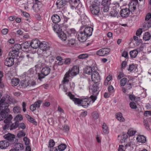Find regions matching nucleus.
<instances>
[{"mask_svg": "<svg viewBox=\"0 0 151 151\" xmlns=\"http://www.w3.org/2000/svg\"><path fill=\"white\" fill-rule=\"evenodd\" d=\"M14 148L17 151L19 150L20 149L22 150L23 149V145L20 143H18L17 142L15 143Z\"/></svg>", "mask_w": 151, "mask_h": 151, "instance_id": "nucleus-35", "label": "nucleus"}, {"mask_svg": "<svg viewBox=\"0 0 151 151\" xmlns=\"http://www.w3.org/2000/svg\"><path fill=\"white\" fill-rule=\"evenodd\" d=\"M119 12V11H117L116 8H114L113 11L110 13L111 15L113 17H116L118 14Z\"/></svg>", "mask_w": 151, "mask_h": 151, "instance_id": "nucleus-43", "label": "nucleus"}, {"mask_svg": "<svg viewBox=\"0 0 151 151\" xmlns=\"http://www.w3.org/2000/svg\"><path fill=\"white\" fill-rule=\"evenodd\" d=\"M14 63V59L13 58L9 57L6 58L4 62L5 65L8 67H11Z\"/></svg>", "mask_w": 151, "mask_h": 151, "instance_id": "nucleus-18", "label": "nucleus"}, {"mask_svg": "<svg viewBox=\"0 0 151 151\" xmlns=\"http://www.w3.org/2000/svg\"><path fill=\"white\" fill-rule=\"evenodd\" d=\"M25 117L29 122L32 123L35 125H37V122L34 119L32 118L28 114H26V115Z\"/></svg>", "mask_w": 151, "mask_h": 151, "instance_id": "nucleus-30", "label": "nucleus"}, {"mask_svg": "<svg viewBox=\"0 0 151 151\" xmlns=\"http://www.w3.org/2000/svg\"><path fill=\"white\" fill-rule=\"evenodd\" d=\"M24 78L20 82L21 86L22 88H24L28 86V79Z\"/></svg>", "mask_w": 151, "mask_h": 151, "instance_id": "nucleus-27", "label": "nucleus"}, {"mask_svg": "<svg viewBox=\"0 0 151 151\" xmlns=\"http://www.w3.org/2000/svg\"><path fill=\"white\" fill-rule=\"evenodd\" d=\"M67 44L68 46L70 47H73L76 45V44L74 36L73 37H72L71 36L68 37Z\"/></svg>", "mask_w": 151, "mask_h": 151, "instance_id": "nucleus-15", "label": "nucleus"}, {"mask_svg": "<svg viewBox=\"0 0 151 151\" xmlns=\"http://www.w3.org/2000/svg\"><path fill=\"white\" fill-rule=\"evenodd\" d=\"M102 129L103 132L106 134H107L109 133L108 127L106 124L104 123L102 126Z\"/></svg>", "mask_w": 151, "mask_h": 151, "instance_id": "nucleus-37", "label": "nucleus"}, {"mask_svg": "<svg viewBox=\"0 0 151 151\" xmlns=\"http://www.w3.org/2000/svg\"><path fill=\"white\" fill-rule=\"evenodd\" d=\"M52 28L54 31L57 34L62 31V29L60 28V26L58 24H54Z\"/></svg>", "mask_w": 151, "mask_h": 151, "instance_id": "nucleus-31", "label": "nucleus"}, {"mask_svg": "<svg viewBox=\"0 0 151 151\" xmlns=\"http://www.w3.org/2000/svg\"><path fill=\"white\" fill-rule=\"evenodd\" d=\"M90 66H87L83 69V73L88 75H91L95 70Z\"/></svg>", "mask_w": 151, "mask_h": 151, "instance_id": "nucleus-19", "label": "nucleus"}, {"mask_svg": "<svg viewBox=\"0 0 151 151\" xmlns=\"http://www.w3.org/2000/svg\"><path fill=\"white\" fill-rule=\"evenodd\" d=\"M136 132V130L132 128L129 129L127 133L129 136H132L135 134Z\"/></svg>", "mask_w": 151, "mask_h": 151, "instance_id": "nucleus-38", "label": "nucleus"}, {"mask_svg": "<svg viewBox=\"0 0 151 151\" xmlns=\"http://www.w3.org/2000/svg\"><path fill=\"white\" fill-rule=\"evenodd\" d=\"M70 99L72 100L75 104H89L93 103L96 99V97L95 96H91L89 98H85L81 99L75 98V96L73 95L70 92L67 93Z\"/></svg>", "mask_w": 151, "mask_h": 151, "instance_id": "nucleus-1", "label": "nucleus"}, {"mask_svg": "<svg viewBox=\"0 0 151 151\" xmlns=\"http://www.w3.org/2000/svg\"><path fill=\"white\" fill-rule=\"evenodd\" d=\"M137 142L142 143H145L146 142V138L145 137L142 135H139L136 138Z\"/></svg>", "mask_w": 151, "mask_h": 151, "instance_id": "nucleus-25", "label": "nucleus"}, {"mask_svg": "<svg viewBox=\"0 0 151 151\" xmlns=\"http://www.w3.org/2000/svg\"><path fill=\"white\" fill-rule=\"evenodd\" d=\"M6 104H0V112H1L8 113L9 111V109H8V105Z\"/></svg>", "mask_w": 151, "mask_h": 151, "instance_id": "nucleus-21", "label": "nucleus"}, {"mask_svg": "<svg viewBox=\"0 0 151 151\" xmlns=\"http://www.w3.org/2000/svg\"><path fill=\"white\" fill-rule=\"evenodd\" d=\"M66 145L65 144H61L58 146V150L60 151L64 150L66 148Z\"/></svg>", "mask_w": 151, "mask_h": 151, "instance_id": "nucleus-46", "label": "nucleus"}, {"mask_svg": "<svg viewBox=\"0 0 151 151\" xmlns=\"http://www.w3.org/2000/svg\"><path fill=\"white\" fill-rule=\"evenodd\" d=\"M136 68V66L134 64H132L129 65V68L128 70L130 72H132L134 69H135Z\"/></svg>", "mask_w": 151, "mask_h": 151, "instance_id": "nucleus-51", "label": "nucleus"}, {"mask_svg": "<svg viewBox=\"0 0 151 151\" xmlns=\"http://www.w3.org/2000/svg\"><path fill=\"white\" fill-rule=\"evenodd\" d=\"M142 32V29L139 28L137 31L136 33V35L137 36H139L141 35Z\"/></svg>", "mask_w": 151, "mask_h": 151, "instance_id": "nucleus-59", "label": "nucleus"}, {"mask_svg": "<svg viewBox=\"0 0 151 151\" xmlns=\"http://www.w3.org/2000/svg\"><path fill=\"white\" fill-rule=\"evenodd\" d=\"M30 46L29 43H28L27 41L23 42L21 44L22 49L23 50L29 48Z\"/></svg>", "mask_w": 151, "mask_h": 151, "instance_id": "nucleus-28", "label": "nucleus"}, {"mask_svg": "<svg viewBox=\"0 0 151 151\" xmlns=\"http://www.w3.org/2000/svg\"><path fill=\"white\" fill-rule=\"evenodd\" d=\"M21 111V108L18 106H15L13 108V111L15 113H18L20 112Z\"/></svg>", "mask_w": 151, "mask_h": 151, "instance_id": "nucleus-49", "label": "nucleus"}, {"mask_svg": "<svg viewBox=\"0 0 151 151\" xmlns=\"http://www.w3.org/2000/svg\"><path fill=\"white\" fill-rule=\"evenodd\" d=\"M151 14L148 13L146 16L143 27L149 28L151 27Z\"/></svg>", "mask_w": 151, "mask_h": 151, "instance_id": "nucleus-9", "label": "nucleus"}, {"mask_svg": "<svg viewBox=\"0 0 151 151\" xmlns=\"http://www.w3.org/2000/svg\"><path fill=\"white\" fill-rule=\"evenodd\" d=\"M127 82V78H124L122 79L120 81V83L122 86H124Z\"/></svg>", "mask_w": 151, "mask_h": 151, "instance_id": "nucleus-50", "label": "nucleus"}, {"mask_svg": "<svg viewBox=\"0 0 151 151\" xmlns=\"http://www.w3.org/2000/svg\"><path fill=\"white\" fill-rule=\"evenodd\" d=\"M77 9L81 12H83L84 10V8L80 2L78 4H77Z\"/></svg>", "mask_w": 151, "mask_h": 151, "instance_id": "nucleus-42", "label": "nucleus"}, {"mask_svg": "<svg viewBox=\"0 0 151 151\" xmlns=\"http://www.w3.org/2000/svg\"><path fill=\"white\" fill-rule=\"evenodd\" d=\"M12 118V116L10 114L9 115L7 118L4 120V122L5 123V124L3 127L4 129L5 130L8 129L10 125L12 123L11 120Z\"/></svg>", "mask_w": 151, "mask_h": 151, "instance_id": "nucleus-11", "label": "nucleus"}, {"mask_svg": "<svg viewBox=\"0 0 151 151\" xmlns=\"http://www.w3.org/2000/svg\"><path fill=\"white\" fill-rule=\"evenodd\" d=\"M116 118L118 120L121 122L123 121L124 120L122 114L120 113L116 114Z\"/></svg>", "mask_w": 151, "mask_h": 151, "instance_id": "nucleus-41", "label": "nucleus"}, {"mask_svg": "<svg viewBox=\"0 0 151 151\" xmlns=\"http://www.w3.org/2000/svg\"><path fill=\"white\" fill-rule=\"evenodd\" d=\"M19 128L24 129L26 128V126L23 123H21L20 124H19Z\"/></svg>", "mask_w": 151, "mask_h": 151, "instance_id": "nucleus-63", "label": "nucleus"}, {"mask_svg": "<svg viewBox=\"0 0 151 151\" xmlns=\"http://www.w3.org/2000/svg\"><path fill=\"white\" fill-rule=\"evenodd\" d=\"M19 51L13 49V50L10 51L9 53V55L12 56L14 59L17 58L18 56Z\"/></svg>", "mask_w": 151, "mask_h": 151, "instance_id": "nucleus-32", "label": "nucleus"}, {"mask_svg": "<svg viewBox=\"0 0 151 151\" xmlns=\"http://www.w3.org/2000/svg\"><path fill=\"white\" fill-rule=\"evenodd\" d=\"M50 71L51 69L49 66H44L41 70L40 73H39L38 74V79L41 81L42 79L49 74Z\"/></svg>", "mask_w": 151, "mask_h": 151, "instance_id": "nucleus-4", "label": "nucleus"}, {"mask_svg": "<svg viewBox=\"0 0 151 151\" xmlns=\"http://www.w3.org/2000/svg\"><path fill=\"white\" fill-rule=\"evenodd\" d=\"M121 16L123 18L127 17L129 16L130 13V10L127 8L121 9L120 12Z\"/></svg>", "mask_w": 151, "mask_h": 151, "instance_id": "nucleus-17", "label": "nucleus"}, {"mask_svg": "<svg viewBox=\"0 0 151 151\" xmlns=\"http://www.w3.org/2000/svg\"><path fill=\"white\" fill-rule=\"evenodd\" d=\"M36 82L34 80H31V79H28V86H33L35 85Z\"/></svg>", "mask_w": 151, "mask_h": 151, "instance_id": "nucleus-45", "label": "nucleus"}, {"mask_svg": "<svg viewBox=\"0 0 151 151\" xmlns=\"http://www.w3.org/2000/svg\"><path fill=\"white\" fill-rule=\"evenodd\" d=\"M88 55L86 53L82 54L78 56V58L80 59H84L88 58Z\"/></svg>", "mask_w": 151, "mask_h": 151, "instance_id": "nucleus-47", "label": "nucleus"}, {"mask_svg": "<svg viewBox=\"0 0 151 151\" xmlns=\"http://www.w3.org/2000/svg\"><path fill=\"white\" fill-rule=\"evenodd\" d=\"M99 83L98 84H95L92 86L90 88L89 91L94 95H96L100 91Z\"/></svg>", "mask_w": 151, "mask_h": 151, "instance_id": "nucleus-10", "label": "nucleus"}, {"mask_svg": "<svg viewBox=\"0 0 151 151\" xmlns=\"http://www.w3.org/2000/svg\"><path fill=\"white\" fill-rule=\"evenodd\" d=\"M6 116V114L4 112H1L0 114V121L5 118Z\"/></svg>", "mask_w": 151, "mask_h": 151, "instance_id": "nucleus-56", "label": "nucleus"}, {"mask_svg": "<svg viewBox=\"0 0 151 151\" xmlns=\"http://www.w3.org/2000/svg\"><path fill=\"white\" fill-rule=\"evenodd\" d=\"M26 133L23 130L19 131L17 134V137L19 138L24 137Z\"/></svg>", "mask_w": 151, "mask_h": 151, "instance_id": "nucleus-44", "label": "nucleus"}, {"mask_svg": "<svg viewBox=\"0 0 151 151\" xmlns=\"http://www.w3.org/2000/svg\"><path fill=\"white\" fill-rule=\"evenodd\" d=\"M79 68L77 66H75L71 69H69L68 71L66 73H69V75L70 74L72 76H75L79 73Z\"/></svg>", "mask_w": 151, "mask_h": 151, "instance_id": "nucleus-14", "label": "nucleus"}, {"mask_svg": "<svg viewBox=\"0 0 151 151\" xmlns=\"http://www.w3.org/2000/svg\"><path fill=\"white\" fill-rule=\"evenodd\" d=\"M55 144V142L53 140H50L49 142V147L50 148H53Z\"/></svg>", "mask_w": 151, "mask_h": 151, "instance_id": "nucleus-54", "label": "nucleus"}, {"mask_svg": "<svg viewBox=\"0 0 151 151\" xmlns=\"http://www.w3.org/2000/svg\"><path fill=\"white\" fill-rule=\"evenodd\" d=\"M108 90L109 92L111 93H112L114 91L113 87L112 86H110L108 87Z\"/></svg>", "mask_w": 151, "mask_h": 151, "instance_id": "nucleus-62", "label": "nucleus"}, {"mask_svg": "<svg viewBox=\"0 0 151 151\" xmlns=\"http://www.w3.org/2000/svg\"><path fill=\"white\" fill-rule=\"evenodd\" d=\"M23 140L25 144L26 145H28L29 144V140L28 138L27 137H24Z\"/></svg>", "mask_w": 151, "mask_h": 151, "instance_id": "nucleus-57", "label": "nucleus"}, {"mask_svg": "<svg viewBox=\"0 0 151 151\" xmlns=\"http://www.w3.org/2000/svg\"><path fill=\"white\" fill-rule=\"evenodd\" d=\"M42 42H40L38 39H35L32 40L30 43V45L31 47L34 49H36L38 47L40 48V46Z\"/></svg>", "mask_w": 151, "mask_h": 151, "instance_id": "nucleus-13", "label": "nucleus"}, {"mask_svg": "<svg viewBox=\"0 0 151 151\" xmlns=\"http://www.w3.org/2000/svg\"><path fill=\"white\" fill-rule=\"evenodd\" d=\"M126 149L125 148L123 145H119V151H125Z\"/></svg>", "mask_w": 151, "mask_h": 151, "instance_id": "nucleus-61", "label": "nucleus"}, {"mask_svg": "<svg viewBox=\"0 0 151 151\" xmlns=\"http://www.w3.org/2000/svg\"><path fill=\"white\" fill-rule=\"evenodd\" d=\"M111 0H103L101 2L102 12H106L109 10V5L111 4Z\"/></svg>", "mask_w": 151, "mask_h": 151, "instance_id": "nucleus-6", "label": "nucleus"}, {"mask_svg": "<svg viewBox=\"0 0 151 151\" xmlns=\"http://www.w3.org/2000/svg\"><path fill=\"white\" fill-rule=\"evenodd\" d=\"M37 73L32 69H30L28 71L27 75L24 76V78L27 79H31L35 77V75Z\"/></svg>", "mask_w": 151, "mask_h": 151, "instance_id": "nucleus-16", "label": "nucleus"}, {"mask_svg": "<svg viewBox=\"0 0 151 151\" xmlns=\"http://www.w3.org/2000/svg\"><path fill=\"white\" fill-rule=\"evenodd\" d=\"M19 82V80L18 78H13L11 80V84L13 86H17Z\"/></svg>", "mask_w": 151, "mask_h": 151, "instance_id": "nucleus-26", "label": "nucleus"}, {"mask_svg": "<svg viewBox=\"0 0 151 151\" xmlns=\"http://www.w3.org/2000/svg\"><path fill=\"white\" fill-rule=\"evenodd\" d=\"M13 49L19 51V50L22 49L21 45L19 44H15L13 47Z\"/></svg>", "mask_w": 151, "mask_h": 151, "instance_id": "nucleus-48", "label": "nucleus"}, {"mask_svg": "<svg viewBox=\"0 0 151 151\" xmlns=\"http://www.w3.org/2000/svg\"><path fill=\"white\" fill-rule=\"evenodd\" d=\"M136 9V7L134 6H129L128 9H129L130 12H134Z\"/></svg>", "mask_w": 151, "mask_h": 151, "instance_id": "nucleus-60", "label": "nucleus"}, {"mask_svg": "<svg viewBox=\"0 0 151 151\" xmlns=\"http://www.w3.org/2000/svg\"><path fill=\"white\" fill-rule=\"evenodd\" d=\"M110 51L109 48H101L96 52V54L100 56H104L108 54Z\"/></svg>", "mask_w": 151, "mask_h": 151, "instance_id": "nucleus-12", "label": "nucleus"}, {"mask_svg": "<svg viewBox=\"0 0 151 151\" xmlns=\"http://www.w3.org/2000/svg\"><path fill=\"white\" fill-rule=\"evenodd\" d=\"M58 34L59 37L63 40L65 41L67 38L66 35L62 31H61Z\"/></svg>", "mask_w": 151, "mask_h": 151, "instance_id": "nucleus-29", "label": "nucleus"}, {"mask_svg": "<svg viewBox=\"0 0 151 151\" xmlns=\"http://www.w3.org/2000/svg\"><path fill=\"white\" fill-rule=\"evenodd\" d=\"M100 2L94 1L93 2L92 5L90 6V11L93 14L96 15L99 14L100 10Z\"/></svg>", "mask_w": 151, "mask_h": 151, "instance_id": "nucleus-5", "label": "nucleus"}, {"mask_svg": "<svg viewBox=\"0 0 151 151\" xmlns=\"http://www.w3.org/2000/svg\"><path fill=\"white\" fill-rule=\"evenodd\" d=\"M40 49L42 51L40 55L41 57L49 59L51 52L48 42H42L40 46Z\"/></svg>", "mask_w": 151, "mask_h": 151, "instance_id": "nucleus-3", "label": "nucleus"}, {"mask_svg": "<svg viewBox=\"0 0 151 151\" xmlns=\"http://www.w3.org/2000/svg\"><path fill=\"white\" fill-rule=\"evenodd\" d=\"M40 57L41 59L39 60V61L41 63L42 65H43L47 63L48 60V59L43 58V57H41V56H40Z\"/></svg>", "mask_w": 151, "mask_h": 151, "instance_id": "nucleus-39", "label": "nucleus"}, {"mask_svg": "<svg viewBox=\"0 0 151 151\" xmlns=\"http://www.w3.org/2000/svg\"><path fill=\"white\" fill-rule=\"evenodd\" d=\"M91 79L92 81L95 83H99L100 80V75L97 71L95 70L91 74Z\"/></svg>", "mask_w": 151, "mask_h": 151, "instance_id": "nucleus-8", "label": "nucleus"}, {"mask_svg": "<svg viewBox=\"0 0 151 151\" xmlns=\"http://www.w3.org/2000/svg\"><path fill=\"white\" fill-rule=\"evenodd\" d=\"M151 35L149 32H145L144 34L143 37V40L145 41L149 40L151 38Z\"/></svg>", "mask_w": 151, "mask_h": 151, "instance_id": "nucleus-33", "label": "nucleus"}, {"mask_svg": "<svg viewBox=\"0 0 151 151\" xmlns=\"http://www.w3.org/2000/svg\"><path fill=\"white\" fill-rule=\"evenodd\" d=\"M9 101L8 103H6L5 104H14V103H17V102L15 101L14 99H12L10 97H9L8 98Z\"/></svg>", "mask_w": 151, "mask_h": 151, "instance_id": "nucleus-53", "label": "nucleus"}, {"mask_svg": "<svg viewBox=\"0 0 151 151\" xmlns=\"http://www.w3.org/2000/svg\"><path fill=\"white\" fill-rule=\"evenodd\" d=\"M66 2H65V1L63 0H61V1H59V5L60 6L59 8L62 7L64 6H65L66 4Z\"/></svg>", "mask_w": 151, "mask_h": 151, "instance_id": "nucleus-55", "label": "nucleus"}, {"mask_svg": "<svg viewBox=\"0 0 151 151\" xmlns=\"http://www.w3.org/2000/svg\"><path fill=\"white\" fill-rule=\"evenodd\" d=\"M144 126L145 127L146 129H148L149 128V126L148 123L147 121L145 119L143 121Z\"/></svg>", "mask_w": 151, "mask_h": 151, "instance_id": "nucleus-64", "label": "nucleus"}, {"mask_svg": "<svg viewBox=\"0 0 151 151\" xmlns=\"http://www.w3.org/2000/svg\"><path fill=\"white\" fill-rule=\"evenodd\" d=\"M19 126V123L15 122L13 124H11L9 126L10 127V130H12L13 129H16L17 127Z\"/></svg>", "mask_w": 151, "mask_h": 151, "instance_id": "nucleus-40", "label": "nucleus"}, {"mask_svg": "<svg viewBox=\"0 0 151 151\" xmlns=\"http://www.w3.org/2000/svg\"><path fill=\"white\" fill-rule=\"evenodd\" d=\"M68 73H66L64 75L63 80L61 82L62 85H65V84H68L69 81L68 78H69L70 76L69 75Z\"/></svg>", "mask_w": 151, "mask_h": 151, "instance_id": "nucleus-22", "label": "nucleus"}, {"mask_svg": "<svg viewBox=\"0 0 151 151\" xmlns=\"http://www.w3.org/2000/svg\"><path fill=\"white\" fill-rule=\"evenodd\" d=\"M85 27L84 26L81 27L82 29H84L83 31H81L78 35V40L81 42L85 41L87 37L91 36L93 30V28L90 27Z\"/></svg>", "mask_w": 151, "mask_h": 151, "instance_id": "nucleus-2", "label": "nucleus"}, {"mask_svg": "<svg viewBox=\"0 0 151 151\" xmlns=\"http://www.w3.org/2000/svg\"><path fill=\"white\" fill-rule=\"evenodd\" d=\"M80 0H70V4H72L73 5L75 4H78L80 3Z\"/></svg>", "mask_w": 151, "mask_h": 151, "instance_id": "nucleus-58", "label": "nucleus"}, {"mask_svg": "<svg viewBox=\"0 0 151 151\" xmlns=\"http://www.w3.org/2000/svg\"><path fill=\"white\" fill-rule=\"evenodd\" d=\"M23 119L22 116L21 114L17 115L14 118V121L17 123H19V122L22 121Z\"/></svg>", "mask_w": 151, "mask_h": 151, "instance_id": "nucleus-36", "label": "nucleus"}, {"mask_svg": "<svg viewBox=\"0 0 151 151\" xmlns=\"http://www.w3.org/2000/svg\"><path fill=\"white\" fill-rule=\"evenodd\" d=\"M9 145V143L6 140L0 141V148L5 149L7 148Z\"/></svg>", "mask_w": 151, "mask_h": 151, "instance_id": "nucleus-20", "label": "nucleus"}, {"mask_svg": "<svg viewBox=\"0 0 151 151\" xmlns=\"http://www.w3.org/2000/svg\"><path fill=\"white\" fill-rule=\"evenodd\" d=\"M4 137V139L9 141L12 144H14L18 142V139L15 137V136L10 133L5 135Z\"/></svg>", "mask_w": 151, "mask_h": 151, "instance_id": "nucleus-7", "label": "nucleus"}, {"mask_svg": "<svg viewBox=\"0 0 151 151\" xmlns=\"http://www.w3.org/2000/svg\"><path fill=\"white\" fill-rule=\"evenodd\" d=\"M39 3H40V2L37 0H35V1L34 2L32 8L35 12H38L39 10V6L38 5Z\"/></svg>", "mask_w": 151, "mask_h": 151, "instance_id": "nucleus-24", "label": "nucleus"}, {"mask_svg": "<svg viewBox=\"0 0 151 151\" xmlns=\"http://www.w3.org/2000/svg\"><path fill=\"white\" fill-rule=\"evenodd\" d=\"M51 19L52 22L55 24L59 22L60 20V16L57 14H53L51 17Z\"/></svg>", "mask_w": 151, "mask_h": 151, "instance_id": "nucleus-23", "label": "nucleus"}, {"mask_svg": "<svg viewBox=\"0 0 151 151\" xmlns=\"http://www.w3.org/2000/svg\"><path fill=\"white\" fill-rule=\"evenodd\" d=\"M92 116L95 119H96L99 118V114L96 111H94L92 113Z\"/></svg>", "mask_w": 151, "mask_h": 151, "instance_id": "nucleus-52", "label": "nucleus"}, {"mask_svg": "<svg viewBox=\"0 0 151 151\" xmlns=\"http://www.w3.org/2000/svg\"><path fill=\"white\" fill-rule=\"evenodd\" d=\"M138 52L137 50H135L130 51L129 52V54L130 57L132 58H134L136 57Z\"/></svg>", "mask_w": 151, "mask_h": 151, "instance_id": "nucleus-34", "label": "nucleus"}]
</instances>
